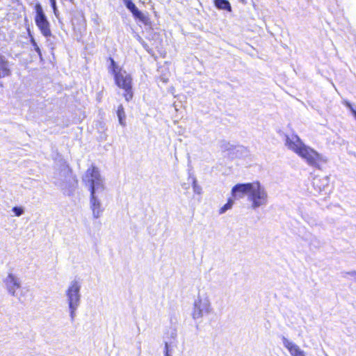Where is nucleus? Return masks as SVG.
Here are the masks:
<instances>
[{"instance_id": "obj_2", "label": "nucleus", "mask_w": 356, "mask_h": 356, "mask_svg": "<svg viewBox=\"0 0 356 356\" xmlns=\"http://www.w3.org/2000/svg\"><path fill=\"white\" fill-rule=\"evenodd\" d=\"M232 195L234 199L240 200L248 196L254 210L268 203V195L266 188L259 182L237 184L232 188Z\"/></svg>"}, {"instance_id": "obj_5", "label": "nucleus", "mask_w": 356, "mask_h": 356, "mask_svg": "<svg viewBox=\"0 0 356 356\" xmlns=\"http://www.w3.org/2000/svg\"><path fill=\"white\" fill-rule=\"evenodd\" d=\"M111 63L115 83L124 90V96L125 99L129 102L133 97L131 77L126 71L119 68L113 59L111 58Z\"/></svg>"}, {"instance_id": "obj_19", "label": "nucleus", "mask_w": 356, "mask_h": 356, "mask_svg": "<svg viewBox=\"0 0 356 356\" xmlns=\"http://www.w3.org/2000/svg\"><path fill=\"white\" fill-rule=\"evenodd\" d=\"M124 5L126 6L127 8L129 10H131L136 7L131 0H127V1H125Z\"/></svg>"}, {"instance_id": "obj_27", "label": "nucleus", "mask_w": 356, "mask_h": 356, "mask_svg": "<svg viewBox=\"0 0 356 356\" xmlns=\"http://www.w3.org/2000/svg\"><path fill=\"white\" fill-rule=\"evenodd\" d=\"M241 2H244V0H240Z\"/></svg>"}, {"instance_id": "obj_18", "label": "nucleus", "mask_w": 356, "mask_h": 356, "mask_svg": "<svg viewBox=\"0 0 356 356\" xmlns=\"http://www.w3.org/2000/svg\"><path fill=\"white\" fill-rule=\"evenodd\" d=\"M31 42L32 45L33 46L35 51L39 54V56H41L42 54H41L40 49L38 46V44L33 38H31Z\"/></svg>"}, {"instance_id": "obj_8", "label": "nucleus", "mask_w": 356, "mask_h": 356, "mask_svg": "<svg viewBox=\"0 0 356 356\" xmlns=\"http://www.w3.org/2000/svg\"><path fill=\"white\" fill-rule=\"evenodd\" d=\"M3 283L8 293L20 300L17 291L22 287V282L19 277L13 273H8L3 279Z\"/></svg>"}, {"instance_id": "obj_17", "label": "nucleus", "mask_w": 356, "mask_h": 356, "mask_svg": "<svg viewBox=\"0 0 356 356\" xmlns=\"http://www.w3.org/2000/svg\"><path fill=\"white\" fill-rule=\"evenodd\" d=\"M12 210L17 217L22 216L24 212V209L21 207H14Z\"/></svg>"}, {"instance_id": "obj_13", "label": "nucleus", "mask_w": 356, "mask_h": 356, "mask_svg": "<svg viewBox=\"0 0 356 356\" xmlns=\"http://www.w3.org/2000/svg\"><path fill=\"white\" fill-rule=\"evenodd\" d=\"M117 115H118L119 123L122 126L124 127L126 125V122H125L126 115H125V112L124 111V108H123L122 105H120L118 106V111H117Z\"/></svg>"}, {"instance_id": "obj_24", "label": "nucleus", "mask_w": 356, "mask_h": 356, "mask_svg": "<svg viewBox=\"0 0 356 356\" xmlns=\"http://www.w3.org/2000/svg\"><path fill=\"white\" fill-rule=\"evenodd\" d=\"M164 356H172L170 354V350H167L166 351H164Z\"/></svg>"}, {"instance_id": "obj_22", "label": "nucleus", "mask_w": 356, "mask_h": 356, "mask_svg": "<svg viewBox=\"0 0 356 356\" xmlns=\"http://www.w3.org/2000/svg\"><path fill=\"white\" fill-rule=\"evenodd\" d=\"M307 222L312 227L315 226V225H317L316 222L314 220H312L311 221H307Z\"/></svg>"}, {"instance_id": "obj_1", "label": "nucleus", "mask_w": 356, "mask_h": 356, "mask_svg": "<svg viewBox=\"0 0 356 356\" xmlns=\"http://www.w3.org/2000/svg\"><path fill=\"white\" fill-rule=\"evenodd\" d=\"M83 181L90 191V209L92 217L97 219L101 217L104 210L102 202L106 190L104 179L98 168L92 166L86 170Z\"/></svg>"}, {"instance_id": "obj_15", "label": "nucleus", "mask_w": 356, "mask_h": 356, "mask_svg": "<svg viewBox=\"0 0 356 356\" xmlns=\"http://www.w3.org/2000/svg\"><path fill=\"white\" fill-rule=\"evenodd\" d=\"M234 202L233 200L229 199L227 202L220 209L219 213L222 214L225 213L227 210L230 209L232 207Z\"/></svg>"}, {"instance_id": "obj_9", "label": "nucleus", "mask_w": 356, "mask_h": 356, "mask_svg": "<svg viewBox=\"0 0 356 356\" xmlns=\"http://www.w3.org/2000/svg\"><path fill=\"white\" fill-rule=\"evenodd\" d=\"M330 179L327 176L314 178L312 185L315 192L321 193L329 187Z\"/></svg>"}, {"instance_id": "obj_21", "label": "nucleus", "mask_w": 356, "mask_h": 356, "mask_svg": "<svg viewBox=\"0 0 356 356\" xmlns=\"http://www.w3.org/2000/svg\"><path fill=\"white\" fill-rule=\"evenodd\" d=\"M345 104L351 111L353 113L356 111L355 109H354V108L353 107L352 104L350 102H346Z\"/></svg>"}, {"instance_id": "obj_14", "label": "nucleus", "mask_w": 356, "mask_h": 356, "mask_svg": "<svg viewBox=\"0 0 356 356\" xmlns=\"http://www.w3.org/2000/svg\"><path fill=\"white\" fill-rule=\"evenodd\" d=\"M133 15L138 19L140 22L146 24L147 18L140 11L137 7L134 8V9L130 10Z\"/></svg>"}, {"instance_id": "obj_12", "label": "nucleus", "mask_w": 356, "mask_h": 356, "mask_svg": "<svg viewBox=\"0 0 356 356\" xmlns=\"http://www.w3.org/2000/svg\"><path fill=\"white\" fill-rule=\"evenodd\" d=\"M214 4L218 9L232 11L230 3L227 0H214Z\"/></svg>"}, {"instance_id": "obj_28", "label": "nucleus", "mask_w": 356, "mask_h": 356, "mask_svg": "<svg viewBox=\"0 0 356 356\" xmlns=\"http://www.w3.org/2000/svg\"><path fill=\"white\" fill-rule=\"evenodd\" d=\"M127 1V0H123L124 3L125 1Z\"/></svg>"}, {"instance_id": "obj_25", "label": "nucleus", "mask_w": 356, "mask_h": 356, "mask_svg": "<svg viewBox=\"0 0 356 356\" xmlns=\"http://www.w3.org/2000/svg\"><path fill=\"white\" fill-rule=\"evenodd\" d=\"M167 350H169V345L167 342H165V350L164 351H166Z\"/></svg>"}, {"instance_id": "obj_23", "label": "nucleus", "mask_w": 356, "mask_h": 356, "mask_svg": "<svg viewBox=\"0 0 356 356\" xmlns=\"http://www.w3.org/2000/svg\"><path fill=\"white\" fill-rule=\"evenodd\" d=\"M348 275H350L351 277H353L356 281V272L355 271L350 272V273H348Z\"/></svg>"}, {"instance_id": "obj_6", "label": "nucleus", "mask_w": 356, "mask_h": 356, "mask_svg": "<svg viewBox=\"0 0 356 356\" xmlns=\"http://www.w3.org/2000/svg\"><path fill=\"white\" fill-rule=\"evenodd\" d=\"M212 310L210 300L206 293H199L193 303L192 317L193 319L201 318L204 315H207Z\"/></svg>"}, {"instance_id": "obj_4", "label": "nucleus", "mask_w": 356, "mask_h": 356, "mask_svg": "<svg viewBox=\"0 0 356 356\" xmlns=\"http://www.w3.org/2000/svg\"><path fill=\"white\" fill-rule=\"evenodd\" d=\"M81 283L74 280L68 285L65 291L66 301L68 304L71 322H74L76 316V310L81 304Z\"/></svg>"}, {"instance_id": "obj_10", "label": "nucleus", "mask_w": 356, "mask_h": 356, "mask_svg": "<svg viewBox=\"0 0 356 356\" xmlns=\"http://www.w3.org/2000/svg\"><path fill=\"white\" fill-rule=\"evenodd\" d=\"M284 346L289 350L292 356H307L306 353L300 348L285 337L282 338Z\"/></svg>"}, {"instance_id": "obj_7", "label": "nucleus", "mask_w": 356, "mask_h": 356, "mask_svg": "<svg viewBox=\"0 0 356 356\" xmlns=\"http://www.w3.org/2000/svg\"><path fill=\"white\" fill-rule=\"evenodd\" d=\"M35 10L36 13L35 17L36 26L44 37L48 38L51 36L50 24L43 11L42 6L40 3H36Z\"/></svg>"}, {"instance_id": "obj_26", "label": "nucleus", "mask_w": 356, "mask_h": 356, "mask_svg": "<svg viewBox=\"0 0 356 356\" xmlns=\"http://www.w3.org/2000/svg\"><path fill=\"white\" fill-rule=\"evenodd\" d=\"M312 236L311 234H309V237H306L305 239L308 241L309 240V238L312 237Z\"/></svg>"}, {"instance_id": "obj_3", "label": "nucleus", "mask_w": 356, "mask_h": 356, "mask_svg": "<svg viewBox=\"0 0 356 356\" xmlns=\"http://www.w3.org/2000/svg\"><path fill=\"white\" fill-rule=\"evenodd\" d=\"M284 137L285 146L304 159L309 165L316 167L319 162L325 161L316 151L305 145L298 136L296 134L284 135Z\"/></svg>"}, {"instance_id": "obj_16", "label": "nucleus", "mask_w": 356, "mask_h": 356, "mask_svg": "<svg viewBox=\"0 0 356 356\" xmlns=\"http://www.w3.org/2000/svg\"><path fill=\"white\" fill-rule=\"evenodd\" d=\"M193 188L195 193L198 195L202 193V188L197 184V180L195 177L193 178Z\"/></svg>"}, {"instance_id": "obj_20", "label": "nucleus", "mask_w": 356, "mask_h": 356, "mask_svg": "<svg viewBox=\"0 0 356 356\" xmlns=\"http://www.w3.org/2000/svg\"><path fill=\"white\" fill-rule=\"evenodd\" d=\"M51 6L54 10V13L56 12V0H50Z\"/></svg>"}, {"instance_id": "obj_11", "label": "nucleus", "mask_w": 356, "mask_h": 356, "mask_svg": "<svg viewBox=\"0 0 356 356\" xmlns=\"http://www.w3.org/2000/svg\"><path fill=\"white\" fill-rule=\"evenodd\" d=\"M10 74L8 61L0 54V78L8 76Z\"/></svg>"}]
</instances>
